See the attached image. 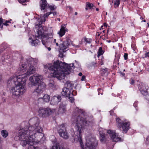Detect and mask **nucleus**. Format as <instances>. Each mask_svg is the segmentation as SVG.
I'll list each match as a JSON object with an SVG mask.
<instances>
[{"instance_id": "obj_1", "label": "nucleus", "mask_w": 149, "mask_h": 149, "mask_svg": "<svg viewBox=\"0 0 149 149\" xmlns=\"http://www.w3.org/2000/svg\"><path fill=\"white\" fill-rule=\"evenodd\" d=\"M40 120L37 117L30 119L29 122V125L31 126L20 129L19 131L18 136H16L15 139L21 141L20 144L23 147H25L27 144H30L28 149H40L38 147H35L33 144L35 141V138L36 136L41 138L44 134L42 133V129L39 126Z\"/></svg>"}, {"instance_id": "obj_2", "label": "nucleus", "mask_w": 149, "mask_h": 149, "mask_svg": "<svg viewBox=\"0 0 149 149\" xmlns=\"http://www.w3.org/2000/svg\"><path fill=\"white\" fill-rule=\"evenodd\" d=\"M37 60L31 57L28 58L26 59V62L21 65L19 69L22 74L16 77L14 80L15 86L12 88L10 90L13 95L19 96L25 92V85L27 77L34 73L36 70V68L31 65V62L34 61L36 63Z\"/></svg>"}, {"instance_id": "obj_3", "label": "nucleus", "mask_w": 149, "mask_h": 149, "mask_svg": "<svg viewBox=\"0 0 149 149\" xmlns=\"http://www.w3.org/2000/svg\"><path fill=\"white\" fill-rule=\"evenodd\" d=\"M44 68L49 70L54 77L60 79L64 73L66 74L72 73L74 66L73 63L67 64L57 60L53 64H49L45 65Z\"/></svg>"}, {"instance_id": "obj_4", "label": "nucleus", "mask_w": 149, "mask_h": 149, "mask_svg": "<svg viewBox=\"0 0 149 149\" xmlns=\"http://www.w3.org/2000/svg\"><path fill=\"white\" fill-rule=\"evenodd\" d=\"M82 111L81 109L78 108H76L73 111L72 120L73 121V124H75V128L77 132L78 135H77L78 140L79 142L82 149H84L82 145L83 143L82 139L81 131L85 128L86 126L93 124V121H87L86 118L81 117L83 115Z\"/></svg>"}, {"instance_id": "obj_5", "label": "nucleus", "mask_w": 149, "mask_h": 149, "mask_svg": "<svg viewBox=\"0 0 149 149\" xmlns=\"http://www.w3.org/2000/svg\"><path fill=\"white\" fill-rule=\"evenodd\" d=\"M37 37L41 38V41L42 44L47 47V45L49 43V38H53V34L52 33H46L42 27H40L37 31Z\"/></svg>"}, {"instance_id": "obj_6", "label": "nucleus", "mask_w": 149, "mask_h": 149, "mask_svg": "<svg viewBox=\"0 0 149 149\" xmlns=\"http://www.w3.org/2000/svg\"><path fill=\"white\" fill-rule=\"evenodd\" d=\"M116 121L117 127L120 130L122 129L123 132L127 133L131 128L129 122H125L118 117L116 118Z\"/></svg>"}, {"instance_id": "obj_7", "label": "nucleus", "mask_w": 149, "mask_h": 149, "mask_svg": "<svg viewBox=\"0 0 149 149\" xmlns=\"http://www.w3.org/2000/svg\"><path fill=\"white\" fill-rule=\"evenodd\" d=\"M55 109H51L49 108L40 107L38 110L39 116L42 117H46L50 116L55 112Z\"/></svg>"}, {"instance_id": "obj_8", "label": "nucleus", "mask_w": 149, "mask_h": 149, "mask_svg": "<svg viewBox=\"0 0 149 149\" xmlns=\"http://www.w3.org/2000/svg\"><path fill=\"white\" fill-rule=\"evenodd\" d=\"M72 41L70 39L69 36L66 37L65 40L62 43L59 45L60 50H61L63 52H65L69 49V46L72 43Z\"/></svg>"}, {"instance_id": "obj_9", "label": "nucleus", "mask_w": 149, "mask_h": 149, "mask_svg": "<svg viewBox=\"0 0 149 149\" xmlns=\"http://www.w3.org/2000/svg\"><path fill=\"white\" fill-rule=\"evenodd\" d=\"M43 79V77L42 76L36 74L30 77L29 80L32 85L35 86L38 84Z\"/></svg>"}, {"instance_id": "obj_10", "label": "nucleus", "mask_w": 149, "mask_h": 149, "mask_svg": "<svg viewBox=\"0 0 149 149\" xmlns=\"http://www.w3.org/2000/svg\"><path fill=\"white\" fill-rule=\"evenodd\" d=\"M107 132L109 134L110 136L113 141L117 142L118 141H123V140L119 136L118 134L116 133L115 131L109 130L107 131Z\"/></svg>"}, {"instance_id": "obj_11", "label": "nucleus", "mask_w": 149, "mask_h": 149, "mask_svg": "<svg viewBox=\"0 0 149 149\" xmlns=\"http://www.w3.org/2000/svg\"><path fill=\"white\" fill-rule=\"evenodd\" d=\"M59 128V129L58 130V132L60 136L65 139H68L69 136L64 124H62L60 125Z\"/></svg>"}, {"instance_id": "obj_12", "label": "nucleus", "mask_w": 149, "mask_h": 149, "mask_svg": "<svg viewBox=\"0 0 149 149\" xmlns=\"http://www.w3.org/2000/svg\"><path fill=\"white\" fill-rule=\"evenodd\" d=\"M139 88L141 93L143 95L146 96V98L147 100H149V95L148 91V86L142 85L140 86Z\"/></svg>"}, {"instance_id": "obj_13", "label": "nucleus", "mask_w": 149, "mask_h": 149, "mask_svg": "<svg viewBox=\"0 0 149 149\" xmlns=\"http://www.w3.org/2000/svg\"><path fill=\"white\" fill-rule=\"evenodd\" d=\"M98 145V142L95 141L93 143L89 140H87L86 143V146L88 149H95L96 147Z\"/></svg>"}, {"instance_id": "obj_14", "label": "nucleus", "mask_w": 149, "mask_h": 149, "mask_svg": "<svg viewBox=\"0 0 149 149\" xmlns=\"http://www.w3.org/2000/svg\"><path fill=\"white\" fill-rule=\"evenodd\" d=\"M61 97L60 95H58L57 96H54L51 98L50 103L52 105H56L58 102L61 101Z\"/></svg>"}, {"instance_id": "obj_15", "label": "nucleus", "mask_w": 149, "mask_h": 149, "mask_svg": "<svg viewBox=\"0 0 149 149\" xmlns=\"http://www.w3.org/2000/svg\"><path fill=\"white\" fill-rule=\"evenodd\" d=\"M50 100V97L47 94H45L43 97H40L38 98L37 101L38 103L39 104H43L45 102H48Z\"/></svg>"}, {"instance_id": "obj_16", "label": "nucleus", "mask_w": 149, "mask_h": 149, "mask_svg": "<svg viewBox=\"0 0 149 149\" xmlns=\"http://www.w3.org/2000/svg\"><path fill=\"white\" fill-rule=\"evenodd\" d=\"M71 93L73 95L72 91L69 90V89L65 88V87L63 88V91L61 92V94L62 96L65 97H68Z\"/></svg>"}, {"instance_id": "obj_17", "label": "nucleus", "mask_w": 149, "mask_h": 149, "mask_svg": "<svg viewBox=\"0 0 149 149\" xmlns=\"http://www.w3.org/2000/svg\"><path fill=\"white\" fill-rule=\"evenodd\" d=\"M52 14L51 11L46 13L44 14V16L41 17L40 18L38 19L39 22V24H43L46 21L45 17L47 18L48 16Z\"/></svg>"}, {"instance_id": "obj_18", "label": "nucleus", "mask_w": 149, "mask_h": 149, "mask_svg": "<svg viewBox=\"0 0 149 149\" xmlns=\"http://www.w3.org/2000/svg\"><path fill=\"white\" fill-rule=\"evenodd\" d=\"M48 3L46 0H41L40 2V6L41 10H43L47 7Z\"/></svg>"}, {"instance_id": "obj_19", "label": "nucleus", "mask_w": 149, "mask_h": 149, "mask_svg": "<svg viewBox=\"0 0 149 149\" xmlns=\"http://www.w3.org/2000/svg\"><path fill=\"white\" fill-rule=\"evenodd\" d=\"M45 88V84L42 83L38 85V86L35 90L34 91L38 93H40L42 89Z\"/></svg>"}, {"instance_id": "obj_20", "label": "nucleus", "mask_w": 149, "mask_h": 149, "mask_svg": "<svg viewBox=\"0 0 149 149\" xmlns=\"http://www.w3.org/2000/svg\"><path fill=\"white\" fill-rule=\"evenodd\" d=\"M119 59L118 58H116L113 62V69L114 70H117L119 68Z\"/></svg>"}, {"instance_id": "obj_21", "label": "nucleus", "mask_w": 149, "mask_h": 149, "mask_svg": "<svg viewBox=\"0 0 149 149\" xmlns=\"http://www.w3.org/2000/svg\"><path fill=\"white\" fill-rule=\"evenodd\" d=\"M65 28L64 26H61L60 30L58 33L60 37H62L65 34Z\"/></svg>"}, {"instance_id": "obj_22", "label": "nucleus", "mask_w": 149, "mask_h": 149, "mask_svg": "<svg viewBox=\"0 0 149 149\" xmlns=\"http://www.w3.org/2000/svg\"><path fill=\"white\" fill-rule=\"evenodd\" d=\"M100 72L101 75L102 76H107L109 73V69L107 68L104 69H102L100 70Z\"/></svg>"}, {"instance_id": "obj_23", "label": "nucleus", "mask_w": 149, "mask_h": 149, "mask_svg": "<svg viewBox=\"0 0 149 149\" xmlns=\"http://www.w3.org/2000/svg\"><path fill=\"white\" fill-rule=\"evenodd\" d=\"M65 86L66 87H65V88L69 89L70 90L72 91V89L73 87V85L70 82L67 81L65 84Z\"/></svg>"}, {"instance_id": "obj_24", "label": "nucleus", "mask_w": 149, "mask_h": 149, "mask_svg": "<svg viewBox=\"0 0 149 149\" xmlns=\"http://www.w3.org/2000/svg\"><path fill=\"white\" fill-rule=\"evenodd\" d=\"M100 139L101 142L103 143H104L106 141L105 134L103 133L100 134Z\"/></svg>"}, {"instance_id": "obj_25", "label": "nucleus", "mask_w": 149, "mask_h": 149, "mask_svg": "<svg viewBox=\"0 0 149 149\" xmlns=\"http://www.w3.org/2000/svg\"><path fill=\"white\" fill-rule=\"evenodd\" d=\"M93 7H94L95 8V7L94 6L93 3H91L89 2H87L86 3L85 9L86 10H87L88 9H91Z\"/></svg>"}, {"instance_id": "obj_26", "label": "nucleus", "mask_w": 149, "mask_h": 149, "mask_svg": "<svg viewBox=\"0 0 149 149\" xmlns=\"http://www.w3.org/2000/svg\"><path fill=\"white\" fill-rule=\"evenodd\" d=\"M104 52V50L102 49V47H100L97 52V56H99L103 55Z\"/></svg>"}, {"instance_id": "obj_27", "label": "nucleus", "mask_w": 149, "mask_h": 149, "mask_svg": "<svg viewBox=\"0 0 149 149\" xmlns=\"http://www.w3.org/2000/svg\"><path fill=\"white\" fill-rule=\"evenodd\" d=\"M40 41L38 39L32 40L31 44L32 46H36L40 42Z\"/></svg>"}, {"instance_id": "obj_28", "label": "nucleus", "mask_w": 149, "mask_h": 149, "mask_svg": "<svg viewBox=\"0 0 149 149\" xmlns=\"http://www.w3.org/2000/svg\"><path fill=\"white\" fill-rule=\"evenodd\" d=\"M2 136L4 138H6L8 135V132L6 130H2L1 132Z\"/></svg>"}, {"instance_id": "obj_29", "label": "nucleus", "mask_w": 149, "mask_h": 149, "mask_svg": "<svg viewBox=\"0 0 149 149\" xmlns=\"http://www.w3.org/2000/svg\"><path fill=\"white\" fill-rule=\"evenodd\" d=\"M52 149H60L59 143H56L52 146Z\"/></svg>"}, {"instance_id": "obj_30", "label": "nucleus", "mask_w": 149, "mask_h": 149, "mask_svg": "<svg viewBox=\"0 0 149 149\" xmlns=\"http://www.w3.org/2000/svg\"><path fill=\"white\" fill-rule=\"evenodd\" d=\"M120 0H115L114 1V4L115 8L118 7L120 3Z\"/></svg>"}, {"instance_id": "obj_31", "label": "nucleus", "mask_w": 149, "mask_h": 149, "mask_svg": "<svg viewBox=\"0 0 149 149\" xmlns=\"http://www.w3.org/2000/svg\"><path fill=\"white\" fill-rule=\"evenodd\" d=\"M47 7L49 8L51 11L55 10L56 7L55 5H49V4L48 5Z\"/></svg>"}, {"instance_id": "obj_32", "label": "nucleus", "mask_w": 149, "mask_h": 149, "mask_svg": "<svg viewBox=\"0 0 149 149\" xmlns=\"http://www.w3.org/2000/svg\"><path fill=\"white\" fill-rule=\"evenodd\" d=\"M59 110L62 112H64L65 111V109L64 107H61V105H60L59 107Z\"/></svg>"}, {"instance_id": "obj_33", "label": "nucleus", "mask_w": 149, "mask_h": 149, "mask_svg": "<svg viewBox=\"0 0 149 149\" xmlns=\"http://www.w3.org/2000/svg\"><path fill=\"white\" fill-rule=\"evenodd\" d=\"M97 91L98 92V95H100V94H101V95H103V90L101 88H99L97 89Z\"/></svg>"}, {"instance_id": "obj_34", "label": "nucleus", "mask_w": 149, "mask_h": 149, "mask_svg": "<svg viewBox=\"0 0 149 149\" xmlns=\"http://www.w3.org/2000/svg\"><path fill=\"white\" fill-rule=\"evenodd\" d=\"M3 19L2 18H0V28L2 29L3 28Z\"/></svg>"}, {"instance_id": "obj_35", "label": "nucleus", "mask_w": 149, "mask_h": 149, "mask_svg": "<svg viewBox=\"0 0 149 149\" xmlns=\"http://www.w3.org/2000/svg\"><path fill=\"white\" fill-rule=\"evenodd\" d=\"M84 41L86 42V43H90L91 42V39H88L86 38V37H84Z\"/></svg>"}, {"instance_id": "obj_36", "label": "nucleus", "mask_w": 149, "mask_h": 149, "mask_svg": "<svg viewBox=\"0 0 149 149\" xmlns=\"http://www.w3.org/2000/svg\"><path fill=\"white\" fill-rule=\"evenodd\" d=\"M131 47L133 49L134 51H135L136 49V45L134 44H132L131 45Z\"/></svg>"}, {"instance_id": "obj_37", "label": "nucleus", "mask_w": 149, "mask_h": 149, "mask_svg": "<svg viewBox=\"0 0 149 149\" xmlns=\"http://www.w3.org/2000/svg\"><path fill=\"white\" fill-rule=\"evenodd\" d=\"M125 60H127L128 59V54L127 53H125L123 56Z\"/></svg>"}, {"instance_id": "obj_38", "label": "nucleus", "mask_w": 149, "mask_h": 149, "mask_svg": "<svg viewBox=\"0 0 149 149\" xmlns=\"http://www.w3.org/2000/svg\"><path fill=\"white\" fill-rule=\"evenodd\" d=\"M52 82H51L49 83V87L51 88L54 85V82L53 81H52Z\"/></svg>"}, {"instance_id": "obj_39", "label": "nucleus", "mask_w": 149, "mask_h": 149, "mask_svg": "<svg viewBox=\"0 0 149 149\" xmlns=\"http://www.w3.org/2000/svg\"><path fill=\"white\" fill-rule=\"evenodd\" d=\"M2 57L3 58H4V59H6L7 58H10V56H9L8 54H6L5 56V55L3 56Z\"/></svg>"}, {"instance_id": "obj_40", "label": "nucleus", "mask_w": 149, "mask_h": 149, "mask_svg": "<svg viewBox=\"0 0 149 149\" xmlns=\"http://www.w3.org/2000/svg\"><path fill=\"white\" fill-rule=\"evenodd\" d=\"M130 83L132 85L135 83L134 80L133 79L131 78L130 80Z\"/></svg>"}, {"instance_id": "obj_41", "label": "nucleus", "mask_w": 149, "mask_h": 149, "mask_svg": "<svg viewBox=\"0 0 149 149\" xmlns=\"http://www.w3.org/2000/svg\"><path fill=\"white\" fill-rule=\"evenodd\" d=\"M69 98L70 99V102L71 103H73L74 102V100L73 97H70L69 96Z\"/></svg>"}, {"instance_id": "obj_42", "label": "nucleus", "mask_w": 149, "mask_h": 149, "mask_svg": "<svg viewBox=\"0 0 149 149\" xmlns=\"http://www.w3.org/2000/svg\"><path fill=\"white\" fill-rule=\"evenodd\" d=\"M51 88L53 90H56L57 89V86L56 85L54 84L53 86Z\"/></svg>"}, {"instance_id": "obj_43", "label": "nucleus", "mask_w": 149, "mask_h": 149, "mask_svg": "<svg viewBox=\"0 0 149 149\" xmlns=\"http://www.w3.org/2000/svg\"><path fill=\"white\" fill-rule=\"evenodd\" d=\"M26 0H18L19 2L22 3H25Z\"/></svg>"}, {"instance_id": "obj_44", "label": "nucleus", "mask_w": 149, "mask_h": 149, "mask_svg": "<svg viewBox=\"0 0 149 149\" xmlns=\"http://www.w3.org/2000/svg\"><path fill=\"white\" fill-rule=\"evenodd\" d=\"M138 102L137 101H136L133 104L134 106L136 108L137 107Z\"/></svg>"}, {"instance_id": "obj_45", "label": "nucleus", "mask_w": 149, "mask_h": 149, "mask_svg": "<svg viewBox=\"0 0 149 149\" xmlns=\"http://www.w3.org/2000/svg\"><path fill=\"white\" fill-rule=\"evenodd\" d=\"M59 55V57L62 58L64 56L62 52H60Z\"/></svg>"}, {"instance_id": "obj_46", "label": "nucleus", "mask_w": 149, "mask_h": 149, "mask_svg": "<svg viewBox=\"0 0 149 149\" xmlns=\"http://www.w3.org/2000/svg\"><path fill=\"white\" fill-rule=\"evenodd\" d=\"M56 39H54V41H53V42L54 43H56V46H58L59 45L58 43V42H56Z\"/></svg>"}, {"instance_id": "obj_47", "label": "nucleus", "mask_w": 149, "mask_h": 149, "mask_svg": "<svg viewBox=\"0 0 149 149\" xmlns=\"http://www.w3.org/2000/svg\"><path fill=\"white\" fill-rule=\"evenodd\" d=\"M52 14H53V16H54L55 15H56L57 12H51Z\"/></svg>"}, {"instance_id": "obj_48", "label": "nucleus", "mask_w": 149, "mask_h": 149, "mask_svg": "<svg viewBox=\"0 0 149 149\" xmlns=\"http://www.w3.org/2000/svg\"><path fill=\"white\" fill-rule=\"evenodd\" d=\"M86 78V76L85 75H83L81 77V80L82 81H84Z\"/></svg>"}, {"instance_id": "obj_49", "label": "nucleus", "mask_w": 149, "mask_h": 149, "mask_svg": "<svg viewBox=\"0 0 149 149\" xmlns=\"http://www.w3.org/2000/svg\"><path fill=\"white\" fill-rule=\"evenodd\" d=\"M3 24L4 25H5L6 26H7L8 25V23H7L6 21V22H5L4 23H3Z\"/></svg>"}, {"instance_id": "obj_50", "label": "nucleus", "mask_w": 149, "mask_h": 149, "mask_svg": "<svg viewBox=\"0 0 149 149\" xmlns=\"http://www.w3.org/2000/svg\"><path fill=\"white\" fill-rule=\"evenodd\" d=\"M145 57H149V52H147L145 54Z\"/></svg>"}, {"instance_id": "obj_51", "label": "nucleus", "mask_w": 149, "mask_h": 149, "mask_svg": "<svg viewBox=\"0 0 149 149\" xmlns=\"http://www.w3.org/2000/svg\"><path fill=\"white\" fill-rule=\"evenodd\" d=\"M104 26V27H105L106 28L107 27V23H104V26Z\"/></svg>"}, {"instance_id": "obj_52", "label": "nucleus", "mask_w": 149, "mask_h": 149, "mask_svg": "<svg viewBox=\"0 0 149 149\" xmlns=\"http://www.w3.org/2000/svg\"><path fill=\"white\" fill-rule=\"evenodd\" d=\"M78 75L80 76H81L82 75V74L81 72H80L79 73Z\"/></svg>"}, {"instance_id": "obj_53", "label": "nucleus", "mask_w": 149, "mask_h": 149, "mask_svg": "<svg viewBox=\"0 0 149 149\" xmlns=\"http://www.w3.org/2000/svg\"><path fill=\"white\" fill-rule=\"evenodd\" d=\"M99 64L100 65H102L103 64V61H101L99 63Z\"/></svg>"}, {"instance_id": "obj_54", "label": "nucleus", "mask_w": 149, "mask_h": 149, "mask_svg": "<svg viewBox=\"0 0 149 149\" xmlns=\"http://www.w3.org/2000/svg\"><path fill=\"white\" fill-rule=\"evenodd\" d=\"M104 26H101V28H100V29L101 30H102L103 29H104Z\"/></svg>"}, {"instance_id": "obj_55", "label": "nucleus", "mask_w": 149, "mask_h": 149, "mask_svg": "<svg viewBox=\"0 0 149 149\" xmlns=\"http://www.w3.org/2000/svg\"><path fill=\"white\" fill-rule=\"evenodd\" d=\"M23 59H24V58L22 56L21 58V61H23Z\"/></svg>"}, {"instance_id": "obj_56", "label": "nucleus", "mask_w": 149, "mask_h": 149, "mask_svg": "<svg viewBox=\"0 0 149 149\" xmlns=\"http://www.w3.org/2000/svg\"><path fill=\"white\" fill-rule=\"evenodd\" d=\"M6 21L7 23H11V22L9 20H6Z\"/></svg>"}, {"instance_id": "obj_57", "label": "nucleus", "mask_w": 149, "mask_h": 149, "mask_svg": "<svg viewBox=\"0 0 149 149\" xmlns=\"http://www.w3.org/2000/svg\"><path fill=\"white\" fill-rule=\"evenodd\" d=\"M146 140L147 141L149 140V136H148L146 138Z\"/></svg>"}, {"instance_id": "obj_58", "label": "nucleus", "mask_w": 149, "mask_h": 149, "mask_svg": "<svg viewBox=\"0 0 149 149\" xmlns=\"http://www.w3.org/2000/svg\"><path fill=\"white\" fill-rule=\"evenodd\" d=\"M47 49L49 51H50L51 50V48L50 47H48Z\"/></svg>"}, {"instance_id": "obj_59", "label": "nucleus", "mask_w": 149, "mask_h": 149, "mask_svg": "<svg viewBox=\"0 0 149 149\" xmlns=\"http://www.w3.org/2000/svg\"><path fill=\"white\" fill-rule=\"evenodd\" d=\"M113 110H111L110 111V114H111V113H113Z\"/></svg>"}, {"instance_id": "obj_60", "label": "nucleus", "mask_w": 149, "mask_h": 149, "mask_svg": "<svg viewBox=\"0 0 149 149\" xmlns=\"http://www.w3.org/2000/svg\"><path fill=\"white\" fill-rule=\"evenodd\" d=\"M96 10L97 11H98L99 10V9L97 8H96Z\"/></svg>"}, {"instance_id": "obj_61", "label": "nucleus", "mask_w": 149, "mask_h": 149, "mask_svg": "<svg viewBox=\"0 0 149 149\" xmlns=\"http://www.w3.org/2000/svg\"><path fill=\"white\" fill-rule=\"evenodd\" d=\"M140 18L141 20H143V18L142 17H141Z\"/></svg>"}, {"instance_id": "obj_62", "label": "nucleus", "mask_w": 149, "mask_h": 149, "mask_svg": "<svg viewBox=\"0 0 149 149\" xmlns=\"http://www.w3.org/2000/svg\"><path fill=\"white\" fill-rule=\"evenodd\" d=\"M74 14L75 15H77V12H75L74 13Z\"/></svg>"}, {"instance_id": "obj_63", "label": "nucleus", "mask_w": 149, "mask_h": 149, "mask_svg": "<svg viewBox=\"0 0 149 149\" xmlns=\"http://www.w3.org/2000/svg\"><path fill=\"white\" fill-rule=\"evenodd\" d=\"M76 47H79V46L78 45H76Z\"/></svg>"}, {"instance_id": "obj_64", "label": "nucleus", "mask_w": 149, "mask_h": 149, "mask_svg": "<svg viewBox=\"0 0 149 149\" xmlns=\"http://www.w3.org/2000/svg\"><path fill=\"white\" fill-rule=\"evenodd\" d=\"M143 21L144 22H146V20L145 19H144L143 20ZM143 21H142L141 22H142Z\"/></svg>"}]
</instances>
